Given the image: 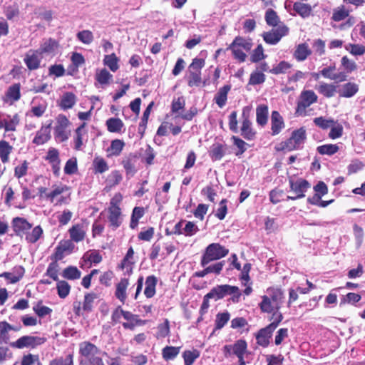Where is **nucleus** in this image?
<instances>
[{
	"mask_svg": "<svg viewBox=\"0 0 365 365\" xmlns=\"http://www.w3.org/2000/svg\"><path fill=\"white\" fill-rule=\"evenodd\" d=\"M284 128L283 118L278 111H272L271 115V130L272 135L279 134Z\"/></svg>",
	"mask_w": 365,
	"mask_h": 365,
	"instance_id": "a211bd4d",
	"label": "nucleus"
},
{
	"mask_svg": "<svg viewBox=\"0 0 365 365\" xmlns=\"http://www.w3.org/2000/svg\"><path fill=\"white\" fill-rule=\"evenodd\" d=\"M143 215L144 209L143 207H135L133 209L130 225L132 229H134L138 225L139 220L143 216Z\"/></svg>",
	"mask_w": 365,
	"mask_h": 365,
	"instance_id": "bf43d9fd",
	"label": "nucleus"
},
{
	"mask_svg": "<svg viewBox=\"0 0 365 365\" xmlns=\"http://www.w3.org/2000/svg\"><path fill=\"white\" fill-rule=\"evenodd\" d=\"M180 346H167L162 350L163 358L165 361L173 360L180 353Z\"/></svg>",
	"mask_w": 365,
	"mask_h": 365,
	"instance_id": "e433bc0d",
	"label": "nucleus"
},
{
	"mask_svg": "<svg viewBox=\"0 0 365 365\" xmlns=\"http://www.w3.org/2000/svg\"><path fill=\"white\" fill-rule=\"evenodd\" d=\"M230 89L231 86L230 85H225L220 88L215 96V102L220 108H223L225 106L227 100V94Z\"/></svg>",
	"mask_w": 365,
	"mask_h": 365,
	"instance_id": "c85d7f7f",
	"label": "nucleus"
},
{
	"mask_svg": "<svg viewBox=\"0 0 365 365\" xmlns=\"http://www.w3.org/2000/svg\"><path fill=\"white\" fill-rule=\"evenodd\" d=\"M119 59L115 53L106 55L103 58V63L108 66L113 72H115L119 68Z\"/></svg>",
	"mask_w": 365,
	"mask_h": 365,
	"instance_id": "79ce46f5",
	"label": "nucleus"
},
{
	"mask_svg": "<svg viewBox=\"0 0 365 365\" xmlns=\"http://www.w3.org/2000/svg\"><path fill=\"white\" fill-rule=\"evenodd\" d=\"M225 155V148L222 145L214 144L210 151V156L212 160H220Z\"/></svg>",
	"mask_w": 365,
	"mask_h": 365,
	"instance_id": "09e8293b",
	"label": "nucleus"
},
{
	"mask_svg": "<svg viewBox=\"0 0 365 365\" xmlns=\"http://www.w3.org/2000/svg\"><path fill=\"white\" fill-rule=\"evenodd\" d=\"M345 49L353 56H362L365 53V46L356 43H347Z\"/></svg>",
	"mask_w": 365,
	"mask_h": 365,
	"instance_id": "3c124183",
	"label": "nucleus"
},
{
	"mask_svg": "<svg viewBox=\"0 0 365 365\" xmlns=\"http://www.w3.org/2000/svg\"><path fill=\"white\" fill-rule=\"evenodd\" d=\"M58 295L60 298H66L70 293L71 286L66 281H58L56 284Z\"/></svg>",
	"mask_w": 365,
	"mask_h": 365,
	"instance_id": "6e6d98bb",
	"label": "nucleus"
},
{
	"mask_svg": "<svg viewBox=\"0 0 365 365\" xmlns=\"http://www.w3.org/2000/svg\"><path fill=\"white\" fill-rule=\"evenodd\" d=\"M265 21L267 25L270 26H278L280 24V19L277 14L272 9H268L266 11L264 16Z\"/></svg>",
	"mask_w": 365,
	"mask_h": 365,
	"instance_id": "a18cd8bd",
	"label": "nucleus"
},
{
	"mask_svg": "<svg viewBox=\"0 0 365 365\" xmlns=\"http://www.w3.org/2000/svg\"><path fill=\"white\" fill-rule=\"evenodd\" d=\"M200 356V351L197 349L186 350L182 354L185 365H192Z\"/></svg>",
	"mask_w": 365,
	"mask_h": 365,
	"instance_id": "864d4df0",
	"label": "nucleus"
},
{
	"mask_svg": "<svg viewBox=\"0 0 365 365\" xmlns=\"http://www.w3.org/2000/svg\"><path fill=\"white\" fill-rule=\"evenodd\" d=\"M158 283V279L154 275L148 276L145 282L144 294L147 298H151L155 294V287Z\"/></svg>",
	"mask_w": 365,
	"mask_h": 365,
	"instance_id": "c756f323",
	"label": "nucleus"
},
{
	"mask_svg": "<svg viewBox=\"0 0 365 365\" xmlns=\"http://www.w3.org/2000/svg\"><path fill=\"white\" fill-rule=\"evenodd\" d=\"M257 122L260 125L267 124L268 118V107L265 105H260L256 110Z\"/></svg>",
	"mask_w": 365,
	"mask_h": 365,
	"instance_id": "ea45409f",
	"label": "nucleus"
},
{
	"mask_svg": "<svg viewBox=\"0 0 365 365\" xmlns=\"http://www.w3.org/2000/svg\"><path fill=\"white\" fill-rule=\"evenodd\" d=\"M306 139V130L304 128L293 131L291 137L282 143V149L291 151L299 148Z\"/></svg>",
	"mask_w": 365,
	"mask_h": 365,
	"instance_id": "0eeeda50",
	"label": "nucleus"
},
{
	"mask_svg": "<svg viewBox=\"0 0 365 365\" xmlns=\"http://www.w3.org/2000/svg\"><path fill=\"white\" fill-rule=\"evenodd\" d=\"M13 326L7 322H0V341L7 344L9 341V332L12 330Z\"/></svg>",
	"mask_w": 365,
	"mask_h": 365,
	"instance_id": "4c0bfd02",
	"label": "nucleus"
},
{
	"mask_svg": "<svg viewBox=\"0 0 365 365\" xmlns=\"http://www.w3.org/2000/svg\"><path fill=\"white\" fill-rule=\"evenodd\" d=\"M77 38L84 44H91L93 41V33L89 30H83L76 34Z\"/></svg>",
	"mask_w": 365,
	"mask_h": 365,
	"instance_id": "e2e57ef3",
	"label": "nucleus"
},
{
	"mask_svg": "<svg viewBox=\"0 0 365 365\" xmlns=\"http://www.w3.org/2000/svg\"><path fill=\"white\" fill-rule=\"evenodd\" d=\"M273 322L264 329L259 330L257 334L256 339L258 344L262 346H267L269 344V339L274 330L278 327L279 324L283 319L281 312H277L272 316Z\"/></svg>",
	"mask_w": 365,
	"mask_h": 365,
	"instance_id": "f03ea898",
	"label": "nucleus"
},
{
	"mask_svg": "<svg viewBox=\"0 0 365 365\" xmlns=\"http://www.w3.org/2000/svg\"><path fill=\"white\" fill-rule=\"evenodd\" d=\"M58 49V42L52 38L44 39L41 44L38 51L43 54L55 55Z\"/></svg>",
	"mask_w": 365,
	"mask_h": 365,
	"instance_id": "f3484780",
	"label": "nucleus"
},
{
	"mask_svg": "<svg viewBox=\"0 0 365 365\" xmlns=\"http://www.w3.org/2000/svg\"><path fill=\"white\" fill-rule=\"evenodd\" d=\"M71 239L76 242H79L85 238L86 230L83 225H74L68 230Z\"/></svg>",
	"mask_w": 365,
	"mask_h": 365,
	"instance_id": "4be33fe9",
	"label": "nucleus"
},
{
	"mask_svg": "<svg viewBox=\"0 0 365 365\" xmlns=\"http://www.w3.org/2000/svg\"><path fill=\"white\" fill-rule=\"evenodd\" d=\"M51 124L47 126H42L37 132L33 143L36 145H43L51 138Z\"/></svg>",
	"mask_w": 365,
	"mask_h": 365,
	"instance_id": "5701e85b",
	"label": "nucleus"
},
{
	"mask_svg": "<svg viewBox=\"0 0 365 365\" xmlns=\"http://www.w3.org/2000/svg\"><path fill=\"white\" fill-rule=\"evenodd\" d=\"M318 96L312 90H304L301 92L297 101L296 114L299 116H307L308 115L307 108L312 104L316 103Z\"/></svg>",
	"mask_w": 365,
	"mask_h": 365,
	"instance_id": "20e7f679",
	"label": "nucleus"
},
{
	"mask_svg": "<svg viewBox=\"0 0 365 365\" xmlns=\"http://www.w3.org/2000/svg\"><path fill=\"white\" fill-rule=\"evenodd\" d=\"M13 150V147L5 140H0V158L3 163L9 160V155Z\"/></svg>",
	"mask_w": 365,
	"mask_h": 365,
	"instance_id": "f704fd0d",
	"label": "nucleus"
},
{
	"mask_svg": "<svg viewBox=\"0 0 365 365\" xmlns=\"http://www.w3.org/2000/svg\"><path fill=\"white\" fill-rule=\"evenodd\" d=\"M314 124L319 128L325 130L329 128L333 123H334V120L332 118H325L324 117H318L314 119Z\"/></svg>",
	"mask_w": 365,
	"mask_h": 365,
	"instance_id": "69168bd1",
	"label": "nucleus"
},
{
	"mask_svg": "<svg viewBox=\"0 0 365 365\" xmlns=\"http://www.w3.org/2000/svg\"><path fill=\"white\" fill-rule=\"evenodd\" d=\"M122 175L118 170H114L110 173L108 176L106 182L110 187H113L118 185L122 180Z\"/></svg>",
	"mask_w": 365,
	"mask_h": 365,
	"instance_id": "0e129e2a",
	"label": "nucleus"
},
{
	"mask_svg": "<svg viewBox=\"0 0 365 365\" xmlns=\"http://www.w3.org/2000/svg\"><path fill=\"white\" fill-rule=\"evenodd\" d=\"M86 123H82L77 129L76 130V136H75V149L80 150L81 146L83 145V141L84 136L86 135V130L85 129Z\"/></svg>",
	"mask_w": 365,
	"mask_h": 365,
	"instance_id": "c03bdc74",
	"label": "nucleus"
},
{
	"mask_svg": "<svg viewBox=\"0 0 365 365\" xmlns=\"http://www.w3.org/2000/svg\"><path fill=\"white\" fill-rule=\"evenodd\" d=\"M293 9L302 18L309 16L312 10L310 5L302 2H295L293 5Z\"/></svg>",
	"mask_w": 365,
	"mask_h": 365,
	"instance_id": "c9c22d12",
	"label": "nucleus"
},
{
	"mask_svg": "<svg viewBox=\"0 0 365 365\" xmlns=\"http://www.w3.org/2000/svg\"><path fill=\"white\" fill-rule=\"evenodd\" d=\"M49 365H73V356L69 354L65 358L60 357L53 359L50 361Z\"/></svg>",
	"mask_w": 365,
	"mask_h": 365,
	"instance_id": "338daca9",
	"label": "nucleus"
},
{
	"mask_svg": "<svg viewBox=\"0 0 365 365\" xmlns=\"http://www.w3.org/2000/svg\"><path fill=\"white\" fill-rule=\"evenodd\" d=\"M70 122L64 115H58L56 118V123L54 127V137L58 142L67 140L71 135L68 129Z\"/></svg>",
	"mask_w": 365,
	"mask_h": 365,
	"instance_id": "39448f33",
	"label": "nucleus"
},
{
	"mask_svg": "<svg viewBox=\"0 0 365 365\" xmlns=\"http://www.w3.org/2000/svg\"><path fill=\"white\" fill-rule=\"evenodd\" d=\"M312 53L311 50L306 43H302L297 46L294 56L298 61H304Z\"/></svg>",
	"mask_w": 365,
	"mask_h": 365,
	"instance_id": "2f4dec72",
	"label": "nucleus"
},
{
	"mask_svg": "<svg viewBox=\"0 0 365 365\" xmlns=\"http://www.w3.org/2000/svg\"><path fill=\"white\" fill-rule=\"evenodd\" d=\"M20 96V86L18 83L10 86L6 93V101H9L10 103L18 101Z\"/></svg>",
	"mask_w": 365,
	"mask_h": 365,
	"instance_id": "58836bf2",
	"label": "nucleus"
},
{
	"mask_svg": "<svg viewBox=\"0 0 365 365\" xmlns=\"http://www.w3.org/2000/svg\"><path fill=\"white\" fill-rule=\"evenodd\" d=\"M43 231L40 225L33 228L31 231L29 230L25 235V239L29 243H36L43 235Z\"/></svg>",
	"mask_w": 365,
	"mask_h": 365,
	"instance_id": "473e14b6",
	"label": "nucleus"
},
{
	"mask_svg": "<svg viewBox=\"0 0 365 365\" xmlns=\"http://www.w3.org/2000/svg\"><path fill=\"white\" fill-rule=\"evenodd\" d=\"M266 294L262 297V302L259 306L262 312L272 313V315L277 312H279V309L281 308L284 302V293L279 288H268Z\"/></svg>",
	"mask_w": 365,
	"mask_h": 365,
	"instance_id": "f257e3e1",
	"label": "nucleus"
},
{
	"mask_svg": "<svg viewBox=\"0 0 365 365\" xmlns=\"http://www.w3.org/2000/svg\"><path fill=\"white\" fill-rule=\"evenodd\" d=\"M76 103V96L71 92H66L62 95L58 106L63 110H68L72 108Z\"/></svg>",
	"mask_w": 365,
	"mask_h": 365,
	"instance_id": "a878e982",
	"label": "nucleus"
},
{
	"mask_svg": "<svg viewBox=\"0 0 365 365\" xmlns=\"http://www.w3.org/2000/svg\"><path fill=\"white\" fill-rule=\"evenodd\" d=\"M201 81V71H188L187 84L190 87L199 86Z\"/></svg>",
	"mask_w": 365,
	"mask_h": 365,
	"instance_id": "8fccbe9b",
	"label": "nucleus"
},
{
	"mask_svg": "<svg viewBox=\"0 0 365 365\" xmlns=\"http://www.w3.org/2000/svg\"><path fill=\"white\" fill-rule=\"evenodd\" d=\"M41 58V53L38 50H30L24 57V62L29 69L35 70L39 67Z\"/></svg>",
	"mask_w": 365,
	"mask_h": 365,
	"instance_id": "2eb2a0df",
	"label": "nucleus"
},
{
	"mask_svg": "<svg viewBox=\"0 0 365 365\" xmlns=\"http://www.w3.org/2000/svg\"><path fill=\"white\" fill-rule=\"evenodd\" d=\"M14 231L19 236H23L31 230L32 225L26 219L16 217L12 220Z\"/></svg>",
	"mask_w": 365,
	"mask_h": 365,
	"instance_id": "dca6fc26",
	"label": "nucleus"
},
{
	"mask_svg": "<svg viewBox=\"0 0 365 365\" xmlns=\"http://www.w3.org/2000/svg\"><path fill=\"white\" fill-rule=\"evenodd\" d=\"M81 272L78 269L77 267L70 266L66 267L63 271L62 276L70 280L77 279L81 277Z\"/></svg>",
	"mask_w": 365,
	"mask_h": 365,
	"instance_id": "603ef678",
	"label": "nucleus"
},
{
	"mask_svg": "<svg viewBox=\"0 0 365 365\" xmlns=\"http://www.w3.org/2000/svg\"><path fill=\"white\" fill-rule=\"evenodd\" d=\"M96 80L102 88H105L113 81V75L106 68H102L96 71Z\"/></svg>",
	"mask_w": 365,
	"mask_h": 365,
	"instance_id": "bb28decb",
	"label": "nucleus"
},
{
	"mask_svg": "<svg viewBox=\"0 0 365 365\" xmlns=\"http://www.w3.org/2000/svg\"><path fill=\"white\" fill-rule=\"evenodd\" d=\"M128 286L129 280L125 277L122 278L116 285L115 295L122 303H124L127 298L126 290Z\"/></svg>",
	"mask_w": 365,
	"mask_h": 365,
	"instance_id": "b1692460",
	"label": "nucleus"
},
{
	"mask_svg": "<svg viewBox=\"0 0 365 365\" xmlns=\"http://www.w3.org/2000/svg\"><path fill=\"white\" fill-rule=\"evenodd\" d=\"M351 9L346 8L344 5L336 7L334 9L331 19L334 21H340L349 16Z\"/></svg>",
	"mask_w": 365,
	"mask_h": 365,
	"instance_id": "72a5a7b5",
	"label": "nucleus"
},
{
	"mask_svg": "<svg viewBox=\"0 0 365 365\" xmlns=\"http://www.w3.org/2000/svg\"><path fill=\"white\" fill-rule=\"evenodd\" d=\"M125 146V143L120 139H115L111 141L110 146L108 148L110 155L118 156L120 154Z\"/></svg>",
	"mask_w": 365,
	"mask_h": 365,
	"instance_id": "37998d69",
	"label": "nucleus"
},
{
	"mask_svg": "<svg viewBox=\"0 0 365 365\" xmlns=\"http://www.w3.org/2000/svg\"><path fill=\"white\" fill-rule=\"evenodd\" d=\"M135 262L134 251L130 247L120 264V268L125 270V274L130 275L133 272V266Z\"/></svg>",
	"mask_w": 365,
	"mask_h": 365,
	"instance_id": "412c9836",
	"label": "nucleus"
},
{
	"mask_svg": "<svg viewBox=\"0 0 365 365\" xmlns=\"http://www.w3.org/2000/svg\"><path fill=\"white\" fill-rule=\"evenodd\" d=\"M230 315L227 312L219 313L216 315L215 329H221L230 320Z\"/></svg>",
	"mask_w": 365,
	"mask_h": 365,
	"instance_id": "052dcab7",
	"label": "nucleus"
},
{
	"mask_svg": "<svg viewBox=\"0 0 365 365\" xmlns=\"http://www.w3.org/2000/svg\"><path fill=\"white\" fill-rule=\"evenodd\" d=\"M120 312L125 320H127L128 322H131L132 323H133L135 324V326L145 325L146 323L145 320H142V319H139L138 315L133 314L128 311H124L123 309H120Z\"/></svg>",
	"mask_w": 365,
	"mask_h": 365,
	"instance_id": "5fc2aeb1",
	"label": "nucleus"
},
{
	"mask_svg": "<svg viewBox=\"0 0 365 365\" xmlns=\"http://www.w3.org/2000/svg\"><path fill=\"white\" fill-rule=\"evenodd\" d=\"M341 66L344 70V72L347 75V73H351L353 71L357 69V65L356 62L351 59H350L348 56H344L341 59Z\"/></svg>",
	"mask_w": 365,
	"mask_h": 365,
	"instance_id": "49530a36",
	"label": "nucleus"
},
{
	"mask_svg": "<svg viewBox=\"0 0 365 365\" xmlns=\"http://www.w3.org/2000/svg\"><path fill=\"white\" fill-rule=\"evenodd\" d=\"M106 125L108 131L111 133H120L124 124L120 118H110L107 120Z\"/></svg>",
	"mask_w": 365,
	"mask_h": 365,
	"instance_id": "a19ab883",
	"label": "nucleus"
},
{
	"mask_svg": "<svg viewBox=\"0 0 365 365\" xmlns=\"http://www.w3.org/2000/svg\"><path fill=\"white\" fill-rule=\"evenodd\" d=\"M232 43V47H238L245 51H249L252 46L249 40L245 39L240 36L236 37Z\"/></svg>",
	"mask_w": 365,
	"mask_h": 365,
	"instance_id": "13d9d810",
	"label": "nucleus"
},
{
	"mask_svg": "<svg viewBox=\"0 0 365 365\" xmlns=\"http://www.w3.org/2000/svg\"><path fill=\"white\" fill-rule=\"evenodd\" d=\"M289 182L291 190L297 195L298 197H301L302 198L305 196L304 193L310 187L309 183L302 178L294 180L291 178Z\"/></svg>",
	"mask_w": 365,
	"mask_h": 365,
	"instance_id": "f8f14e48",
	"label": "nucleus"
},
{
	"mask_svg": "<svg viewBox=\"0 0 365 365\" xmlns=\"http://www.w3.org/2000/svg\"><path fill=\"white\" fill-rule=\"evenodd\" d=\"M336 69L335 64L324 68L321 71V75L325 78H328L337 82H344L347 80L348 76L345 72L334 73Z\"/></svg>",
	"mask_w": 365,
	"mask_h": 365,
	"instance_id": "ddd939ff",
	"label": "nucleus"
},
{
	"mask_svg": "<svg viewBox=\"0 0 365 365\" xmlns=\"http://www.w3.org/2000/svg\"><path fill=\"white\" fill-rule=\"evenodd\" d=\"M68 190L66 185H53L52 190L50 192H47V189L44 187H40L38 188V192L40 197L46 198L51 202H54L56 197L64 193Z\"/></svg>",
	"mask_w": 365,
	"mask_h": 365,
	"instance_id": "9b49d317",
	"label": "nucleus"
},
{
	"mask_svg": "<svg viewBox=\"0 0 365 365\" xmlns=\"http://www.w3.org/2000/svg\"><path fill=\"white\" fill-rule=\"evenodd\" d=\"M247 349V343L244 340H238L233 345L224 346V351L226 356L235 354L237 357L243 356Z\"/></svg>",
	"mask_w": 365,
	"mask_h": 365,
	"instance_id": "4468645a",
	"label": "nucleus"
},
{
	"mask_svg": "<svg viewBox=\"0 0 365 365\" xmlns=\"http://www.w3.org/2000/svg\"><path fill=\"white\" fill-rule=\"evenodd\" d=\"M338 150L339 147L334 144L323 145L317 148V151L321 155H331L336 153Z\"/></svg>",
	"mask_w": 365,
	"mask_h": 365,
	"instance_id": "680f3d73",
	"label": "nucleus"
},
{
	"mask_svg": "<svg viewBox=\"0 0 365 365\" xmlns=\"http://www.w3.org/2000/svg\"><path fill=\"white\" fill-rule=\"evenodd\" d=\"M227 294L233 295V297L237 298V299H238L241 295L237 287L224 284L212 288L211 291L207 293V297H212L215 301H217Z\"/></svg>",
	"mask_w": 365,
	"mask_h": 365,
	"instance_id": "423d86ee",
	"label": "nucleus"
},
{
	"mask_svg": "<svg viewBox=\"0 0 365 365\" xmlns=\"http://www.w3.org/2000/svg\"><path fill=\"white\" fill-rule=\"evenodd\" d=\"M291 66L292 65L289 63L282 61L274 66L273 68L269 70V73L274 75L285 73Z\"/></svg>",
	"mask_w": 365,
	"mask_h": 365,
	"instance_id": "4d7b16f0",
	"label": "nucleus"
},
{
	"mask_svg": "<svg viewBox=\"0 0 365 365\" xmlns=\"http://www.w3.org/2000/svg\"><path fill=\"white\" fill-rule=\"evenodd\" d=\"M81 359H91L95 356H101V351L94 344L88 341H83L79 344Z\"/></svg>",
	"mask_w": 365,
	"mask_h": 365,
	"instance_id": "9d476101",
	"label": "nucleus"
},
{
	"mask_svg": "<svg viewBox=\"0 0 365 365\" xmlns=\"http://www.w3.org/2000/svg\"><path fill=\"white\" fill-rule=\"evenodd\" d=\"M108 220L110 225L113 228H117L121 224V211L120 207H108Z\"/></svg>",
	"mask_w": 365,
	"mask_h": 365,
	"instance_id": "393cba45",
	"label": "nucleus"
},
{
	"mask_svg": "<svg viewBox=\"0 0 365 365\" xmlns=\"http://www.w3.org/2000/svg\"><path fill=\"white\" fill-rule=\"evenodd\" d=\"M46 341V339L36 336H23L18 339L16 341L10 344V346L13 348L22 349L24 348L34 349L38 345L43 344Z\"/></svg>",
	"mask_w": 365,
	"mask_h": 365,
	"instance_id": "6e6552de",
	"label": "nucleus"
},
{
	"mask_svg": "<svg viewBox=\"0 0 365 365\" xmlns=\"http://www.w3.org/2000/svg\"><path fill=\"white\" fill-rule=\"evenodd\" d=\"M255 134V133L251 128V122L247 118H245L241 127V135L245 139L251 140L254 138Z\"/></svg>",
	"mask_w": 365,
	"mask_h": 365,
	"instance_id": "de8ad7c7",
	"label": "nucleus"
},
{
	"mask_svg": "<svg viewBox=\"0 0 365 365\" xmlns=\"http://www.w3.org/2000/svg\"><path fill=\"white\" fill-rule=\"evenodd\" d=\"M359 91V86L352 82H349L342 85L341 89L339 91V96L344 98H351Z\"/></svg>",
	"mask_w": 365,
	"mask_h": 365,
	"instance_id": "cd10ccee",
	"label": "nucleus"
},
{
	"mask_svg": "<svg viewBox=\"0 0 365 365\" xmlns=\"http://www.w3.org/2000/svg\"><path fill=\"white\" fill-rule=\"evenodd\" d=\"M97 298V295L94 293H89L85 295L82 309L78 306L76 308L75 312L77 315H83V312H90L93 309L94 300Z\"/></svg>",
	"mask_w": 365,
	"mask_h": 365,
	"instance_id": "6ab92c4d",
	"label": "nucleus"
},
{
	"mask_svg": "<svg viewBox=\"0 0 365 365\" xmlns=\"http://www.w3.org/2000/svg\"><path fill=\"white\" fill-rule=\"evenodd\" d=\"M317 90L324 96L327 98H331L336 93V86L333 83L321 82L317 87Z\"/></svg>",
	"mask_w": 365,
	"mask_h": 365,
	"instance_id": "7c9ffc66",
	"label": "nucleus"
},
{
	"mask_svg": "<svg viewBox=\"0 0 365 365\" xmlns=\"http://www.w3.org/2000/svg\"><path fill=\"white\" fill-rule=\"evenodd\" d=\"M73 249V245L71 242L67 240L61 242L56 248L54 257L56 261L61 260L66 255L71 252Z\"/></svg>",
	"mask_w": 365,
	"mask_h": 365,
	"instance_id": "aec40b11",
	"label": "nucleus"
},
{
	"mask_svg": "<svg viewBox=\"0 0 365 365\" xmlns=\"http://www.w3.org/2000/svg\"><path fill=\"white\" fill-rule=\"evenodd\" d=\"M228 252V250L220 244L212 243L207 247L201 259V264L206 267L210 262L224 257Z\"/></svg>",
	"mask_w": 365,
	"mask_h": 365,
	"instance_id": "7ed1b4c3",
	"label": "nucleus"
},
{
	"mask_svg": "<svg viewBox=\"0 0 365 365\" xmlns=\"http://www.w3.org/2000/svg\"><path fill=\"white\" fill-rule=\"evenodd\" d=\"M21 365H41L38 355L27 354L22 358Z\"/></svg>",
	"mask_w": 365,
	"mask_h": 365,
	"instance_id": "774afa93",
	"label": "nucleus"
},
{
	"mask_svg": "<svg viewBox=\"0 0 365 365\" xmlns=\"http://www.w3.org/2000/svg\"><path fill=\"white\" fill-rule=\"evenodd\" d=\"M289 33V28L284 24H279L277 28L264 32L262 35L264 41L271 45L277 44L283 36Z\"/></svg>",
	"mask_w": 365,
	"mask_h": 365,
	"instance_id": "1a4fd4ad",
	"label": "nucleus"
}]
</instances>
